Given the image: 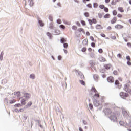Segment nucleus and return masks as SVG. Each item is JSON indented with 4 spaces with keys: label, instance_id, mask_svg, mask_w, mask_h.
I'll use <instances>...</instances> for the list:
<instances>
[{
    "label": "nucleus",
    "instance_id": "nucleus-1",
    "mask_svg": "<svg viewBox=\"0 0 131 131\" xmlns=\"http://www.w3.org/2000/svg\"><path fill=\"white\" fill-rule=\"evenodd\" d=\"M75 73L78 76H80L81 78V80H84V75H83V73H81L79 70H77L75 71Z\"/></svg>",
    "mask_w": 131,
    "mask_h": 131
},
{
    "label": "nucleus",
    "instance_id": "nucleus-2",
    "mask_svg": "<svg viewBox=\"0 0 131 131\" xmlns=\"http://www.w3.org/2000/svg\"><path fill=\"white\" fill-rule=\"evenodd\" d=\"M122 113L123 116H124V117H126V118H128V117H129V112L125 110V109H123Z\"/></svg>",
    "mask_w": 131,
    "mask_h": 131
},
{
    "label": "nucleus",
    "instance_id": "nucleus-3",
    "mask_svg": "<svg viewBox=\"0 0 131 131\" xmlns=\"http://www.w3.org/2000/svg\"><path fill=\"white\" fill-rule=\"evenodd\" d=\"M120 96L122 99H125V98H127V97H128V94L124 92H121L120 93Z\"/></svg>",
    "mask_w": 131,
    "mask_h": 131
},
{
    "label": "nucleus",
    "instance_id": "nucleus-4",
    "mask_svg": "<svg viewBox=\"0 0 131 131\" xmlns=\"http://www.w3.org/2000/svg\"><path fill=\"white\" fill-rule=\"evenodd\" d=\"M109 118L113 122H116V121H117V118L115 116H114V115H111L109 117Z\"/></svg>",
    "mask_w": 131,
    "mask_h": 131
},
{
    "label": "nucleus",
    "instance_id": "nucleus-5",
    "mask_svg": "<svg viewBox=\"0 0 131 131\" xmlns=\"http://www.w3.org/2000/svg\"><path fill=\"white\" fill-rule=\"evenodd\" d=\"M24 97L26 99V100H29L31 97L30 93H25L24 94Z\"/></svg>",
    "mask_w": 131,
    "mask_h": 131
},
{
    "label": "nucleus",
    "instance_id": "nucleus-6",
    "mask_svg": "<svg viewBox=\"0 0 131 131\" xmlns=\"http://www.w3.org/2000/svg\"><path fill=\"white\" fill-rule=\"evenodd\" d=\"M107 80L108 82H111V83H112V82H114V78L112 76H110L107 78Z\"/></svg>",
    "mask_w": 131,
    "mask_h": 131
},
{
    "label": "nucleus",
    "instance_id": "nucleus-7",
    "mask_svg": "<svg viewBox=\"0 0 131 131\" xmlns=\"http://www.w3.org/2000/svg\"><path fill=\"white\" fill-rule=\"evenodd\" d=\"M89 63L92 67V69H94V70H96V67H95V62H94V61L90 60Z\"/></svg>",
    "mask_w": 131,
    "mask_h": 131
},
{
    "label": "nucleus",
    "instance_id": "nucleus-8",
    "mask_svg": "<svg viewBox=\"0 0 131 131\" xmlns=\"http://www.w3.org/2000/svg\"><path fill=\"white\" fill-rule=\"evenodd\" d=\"M93 105L95 106V107H98V106L100 105V103L97 100H94L93 101Z\"/></svg>",
    "mask_w": 131,
    "mask_h": 131
},
{
    "label": "nucleus",
    "instance_id": "nucleus-9",
    "mask_svg": "<svg viewBox=\"0 0 131 131\" xmlns=\"http://www.w3.org/2000/svg\"><path fill=\"white\" fill-rule=\"evenodd\" d=\"M112 111L110 108H106L105 110V114H112Z\"/></svg>",
    "mask_w": 131,
    "mask_h": 131
},
{
    "label": "nucleus",
    "instance_id": "nucleus-10",
    "mask_svg": "<svg viewBox=\"0 0 131 131\" xmlns=\"http://www.w3.org/2000/svg\"><path fill=\"white\" fill-rule=\"evenodd\" d=\"M115 27L116 29H122V28H123V26H122L121 25L118 24V25H116Z\"/></svg>",
    "mask_w": 131,
    "mask_h": 131
},
{
    "label": "nucleus",
    "instance_id": "nucleus-11",
    "mask_svg": "<svg viewBox=\"0 0 131 131\" xmlns=\"http://www.w3.org/2000/svg\"><path fill=\"white\" fill-rule=\"evenodd\" d=\"M38 22L41 27H43L45 26V24L42 22V20L38 19Z\"/></svg>",
    "mask_w": 131,
    "mask_h": 131
},
{
    "label": "nucleus",
    "instance_id": "nucleus-12",
    "mask_svg": "<svg viewBox=\"0 0 131 131\" xmlns=\"http://www.w3.org/2000/svg\"><path fill=\"white\" fill-rule=\"evenodd\" d=\"M124 91L126 92H127L128 93H130L131 90L128 89V87L127 85H126L124 89Z\"/></svg>",
    "mask_w": 131,
    "mask_h": 131
},
{
    "label": "nucleus",
    "instance_id": "nucleus-13",
    "mask_svg": "<svg viewBox=\"0 0 131 131\" xmlns=\"http://www.w3.org/2000/svg\"><path fill=\"white\" fill-rule=\"evenodd\" d=\"M29 6L32 7L33 6V0H28Z\"/></svg>",
    "mask_w": 131,
    "mask_h": 131
},
{
    "label": "nucleus",
    "instance_id": "nucleus-14",
    "mask_svg": "<svg viewBox=\"0 0 131 131\" xmlns=\"http://www.w3.org/2000/svg\"><path fill=\"white\" fill-rule=\"evenodd\" d=\"M4 58V51H2L0 54V61H3Z\"/></svg>",
    "mask_w": 131,
    "mask_h": 131
},
{
    "label": "nucleus",
    "instance_id": "nucleus-15",
    "mask_svg": "<svg viewBox=\"0 0 131 131\" xmlns=\"http://www.w3.org/2000/svg\"><path fill=\"white\" fill-rule=\"evenodd\" d=\"M117 21L116 17H114L113 19L111 20V22L112 24H114Z\"/></svg>",
    "mask_w": 131,
    "mask_h": 131
},
{
    "label": "nucleus",
    "instance_id": "nucleus-16",
    "mask_svg": "<svg viewBox=\"0 0 131 131\" xmlns=\"http://www.w3.org/2000/svg\"><path fill=\"white\" fill-rule=\"evenodd\" d=\"M93 78L96 81H98V79H99V76L98 75H93Z\"/></svg>",
    "mask_w": 131,
    "mask_h": 131
},
{
    "label": "nucleus",
    "instance_id": "nucleus-17",
    "mask_svg": "<svg viewBox=\"0 0 131 131\" xmlns=\"http://www.w3.org/2000/svg\"><path fill=\"white\" fill-rule=\"evenodd\" d=\"M104 68H105V69H110V68H111V64H105L104 65Z\"/></svg>",
    "mask_w": 131,
    "mask_h": 131
},
{
    "label": "nucleus",
    "instance_id": "nucleus-18",
    "mask_svg": "<svg viewBox=\"0 0 131 131\" xmlns=\"http://www.w3.org/2000/svg\"><path fill=\"white\" fill-rule=\"evenodd\" d=\"M99 59L100 62H105L106 61V59L103 57H100Z\"/></svg>",
    "mask_w": 131,
    "mask_h": 131
},
{
    "label": "nucleus",
    "instance_id": "nucleus-19",
    "mask_svg": "<svg viewBox=\"0 0 131 131\" xmlns=\"http://www.w3.org/2000/svg\"><path fill=\"white\" fill-rule=\"evenodd\" d=\"M30 78L31 79H35V75H34V74H31L30 75Z\"/></svg>",
    "mask_w": 131,
    "mask_h": 131
},
{
    "label": "nucleus",
    "instance_id": "nucleus-20",
    "mask_svg": "<svg viewBox=\"0 0 131 131\" xmlns=\"http://www.w3.org/2000/svg\"><path fill=\"white\" fill-rule=\"evenodd\" d=\"M54 32H55V34H54L55 35H58V34H60V30H55Z\"/></svg>",
    "mask_w": 131,
    "mask_h": 131
},
{
    "label": "nucleus",
    "instance_id": "nucleus-21",
    "mask_svg": "<svg viewBox=\"0 0 131 131\" xmlns=\"http://www.w3.org/2000/svg\"><path fill=\"white\" fill-rule=\"evenodd\" d=\"M96 29H103L102 26L101 25H97L96 26Z\"/></svg>",
    "mask_w": 131,
    "mask_h": 131
},
{
    "label": "nucleus",
    "instance_id": "nucleus-22",
    "mask_svg": "<svg viewBox=\"0 0 131 131\" xmlns=\"http://www.w3.org/2000/svg\"><path fill=\"white\" fill-rule=\"evenodd\" d=\"M78 31H79V32H83V33H85L84 30L82 28L78 29Z\"/></svg>",
    "mask_w": 131,
    "mask_h": 131
},
{
    "label": "nucleus",
    "instance_id": "nucleus-23",
    "mask_svg": "<svg viewBox=\"0 0 131 131\" xmlns=\"http://www.w3.org/2000/svg\"><path fill=\"white\" fill-rule=\"evenodd\" d=\"M104 19H109L110 18V14L108 13L105 14L104 16Z\"/></svg>",
    "mask_w": 131,
    "mask_h": 131
},
{
    "label": "nucleus",
    "instance_id": "nucleus-24",
    "mask_svg": "<svg viewBox=\"0 0 131 131\" xmlns=\"http://www.w3.org/2000/svg\"><path fill=\"white\" fill-rule=\"evenodd\" d=\"M118 10L119 11V12H121V13H123V12H124V10H123V8L122 7H118Z\"/></svg>",
    "mask_w": 131,
    "mask_h": 131
},
{
    "label": "nucleus",
    "instance_id": "nucleus-25",
    "mask_svg": "<svg viewBox=\"0 0 131 131\" xmlns=\"http://www.w3.org/2000/svg\"><path fill=\"white\" fill-rule=\"evenodd\" d=\"M79 82L82 85H85V82L83 80H79Z\"/></svg>",
    "mask_w": 131,
    "mask_h": 131
},
{
    "label": "nucleus",
    "instance_id": "nucleus-26",
    "mask_svg": "<svg viewBox=\"0 0 131 131\" xmlns=\"http://www.w3.org/2000/svg\"><path fill=\"white\" fill-rule=\"evenodd\" d=\"M47 36H49L50 39H52V34H51V33L47 32Z\"/></svg>",
    "mask_w": 131,
    "mask_h": 131
},
{
    "label": "nucleus",
    "instance_id": "nucleus-27",
    "mask_svg": "<svg viewBox=\"0 0 131 131\" xmlns=\"http://www.w3.org/2000/svg\"><path fill=\"white\" fill-rule=\"evenodd\" d=\"M26 100L24 99H22L21 100V104L23 105H25V104H26Z\"/></svg>",
    "mask_w": 131,
    "mask_h": 131
},
{
    "label": "nucleus",
    "instance_id": "nucleus-28",
    "mask_svg": "<svg viewBox=\"0 0 131 131\" xmlns=\"http://www.w3.org/2000/svg\"><path fill=\"white\" fill-rule=\"evenodd\" d=\"M49 28L50 29H54V25L53 24V23H51L49 24Z\"/></svg>",
    "mask_w": 131,
    "mask_h": 131
},
{
    "label": "nucleus",
    "instance_id": "nucleus-29",
    "mask_svg": "<svg viewBox=\"0 0 131 131\" xmlns=\"http://www.w3.org/2000/svg\"><path fill=\"white\" fill-rule=\"evenodd\" d=\"M60 42L61 43H64V42H66V39H65V38H62L60 39Z\"/></svg>",
    "mask_w": 131,
    "mask_h": 131
},
{
    "label": "nucleus",
    "instance_id": "nucleus-30",
    "mask_svg": "<svg viewBox=\"0 0 131 131\" xmlns=\"http://www.w3.org/2000/svg\"><path fill=\"white\" fill-rule=\"evenodd\" d=\"M91 91L95 93H98V91H97V90H96V88H95V87H92Z\"/></svg>",
    "mask_w": 131,
    "mask_h": 131
},
{
    "label": "nucleus",
    "instance_id": "nucleus-31",
    "mask_svg": "<svg viewBox=\"0 0 131 131\" xmlns=\"http://www.w3.org/2000/svg\"><path fill=\"white\" fill-rule=\"evenodd\" d=\"M48 19H49V20H50V21L52 22V21H53V16H52V15H48Z\"/></svg>",
    "mask_w": 131,
    "mask_h": 131
},
{
    "label": "nucleus",
    "instance_id": "nucleus-32",
    "mask_svg": "<svg viewBox=\"0 0 131 131\" xmlns=\"http://www.w3.org/2000/svg\"><path fill=\"white\" fill-rule=\"evenodd\" d=\"M32 105V102L31 101L29 102L26 105V107H30Z\"/></svg>",
    "mask_w": 131,
    "mask_h": 131
},
{
    "label": "nucleus",
    "instance_id": "nucleus-33",
    "mask_svg": "<svg viewBox=\"0 0 131 131\" xmlns=\"http://www.w3.org/2000/svg\"><path fill=\"white\" fill-rule=\"evenodd\" d=\"M82 43L84 46H86V45H88V41H86V39H84L83 40Z\"/></svg>",
    "mask_w": 131,
    "mask_h": 131
},
{
    "label": "nucleus",
    "instance_id": "nucleus-34",
    "mask_svg": "<svg viewBox=\"0 0 131 131\" xmlns=\"http://www.w3.org/2000/svg\"><path fill=\"white\" fill-rule=\"evenodd\" d=\"M15 102H16V100H15V99L9 100L10 104H14V103H15Z\"/></svg>",
    "mask_w": 131,
    "mask_h": 131
},
{
    "label": "nucleus",
    "instance_id": "nucleus-35",
    "mask_svg": "<svg viewBox=\"0 0 131 131\" xmlns=\"http://www.w3.org/2000/svg\"><path fill=\"white\" fill-rule=\"evenodd\" d=\"M84 16H85V17H90V14H89V12H85L84 13Z\"/></svg>",
    "mask_w": 131,
    "mask_h": 131
},
{
    "label": "nucleus",
    "instance_id": "nucleus-36",
    "mask_svg": "<svg viewBox=\"0 0 131 131\" xmlns=\"http://www.w3.org/2000/svg\"><path fill=\"white\" fill-rule=\"evenodd\" d=\"M103 9H104V12H105L106 13H108L109 12V9H108V8L104 7V8Z\"/></svg>",
    "mask_w": 131,
    "mask_h": 131
},
{
    "label": "nucleus",
    "instance_id": "nucleus-37",
    "mask_svg": "<svg viewBox=\"0 0 131 131\" xmlns=\"http://www.w3.org/2000/svg\"><path fill=\"white\" fill-rule=\"evenodd\" d=\"M21 106H22V105L20 103H17V104H16L15 105H14V107H21Z\"/></svg>",
    "mask_w": 131,
    "mask_h": 131
},
{
    "label": "nucleus",
    "instance_id": "nucleus-38",
    "mask_svg": "<svg viewBox=\"0 0 131 131\" xmlns=\"http://www.w3.org/2000/svg\"><path fill=\"white\" fill-rule=\"evenodd\" d=\"M88 22H89L90 25H91V26L93 25V21L92 20V19H89Z\"/></svg>",
    "mask_w": 131,
    "mask_h": 131
},
{
    "label": "nucleus",
    "instance_id": "nucleus-39",
    "mask_svg": "<svg viewBox=\"0 0 131 131\" xmlns=\"http://www.w3.org/2000/svg\"><path fill=\"white\" fill-rule=\"evenodd\" d=\"M82 123H83V124H84V125H88V122H86V121L83 120Z\"/></svg>",
    "mask_w": 131,
    "mask_h": 131
},
{
    "label": "nucleus",
    "instance_id": "nucleus-40",
    "mask_svg": "<svg viewBox=\"0 0 131 131\" xmlns=\"http://www.w3.org/2000/svg\"><path fill=\"white\" fill-rule=\"evenodd\" d=\"M63 47L65 49H67L68 48V44L67 43H63Z\"/></svg>",
    "mask_w": 131,
    "mask_h": 131
},
{
    "label": "nucleus",
    "instance_id": "nucleus-41",
    "mask_svg": "<svg viewBox=\"0 0 131 131\" xmlns=\"http://www.w3.org/2000/svg\"><path fill=\"white\" fill-rule=\"evenodd\" d=\"M93 7L94 8H98V3H93Z\"/></svg>",
    "mask_w": 131,
    "mask_h": 131
},
{
    "label": "nucleus",
    "instance_id": "nucleus-42",
    "mask_svg": "<svg viewBox=\"0 0 131 131\" xmlns=\"http://www.w3.org/2000/svg\"><path fill=\"white\" fill-rule=\"evenodd\" d=\"M81 52H83V53H84V52H86V48L83 47V48L81 49Z\"/></svg>",
    "mask_w": 131,
    "mask_h": 131
},
{
    "label": "nucleus",
    "instance_id": "nucleus-43",
    "mask_svg": "<svg viewBox=\"0 0 131 131\" xmlns=\"http://www.w3.org/2000/svg\"><path fill=\"white\" fill-rule=\"evenodd\" d=\"M90 56L91 58H94L95 57V54H94V53H91L90 54Z\"/></svg>",
    "mask_w": 131,
    "mask_h": 131
},
{
    "label": "nucleus",
    "instance_id": "nucleus-44",
    "mask_svg": "<svg viewBox=\"0 0 131 131\" xmlns=\"http://www.w3.org/2000/svg\"><path fill=\"white\" fill-rule=\"evenodd\" d=\"M99 7L101 9H103L105 8V5H99Z\"/></svg>",
    "mask_w": 131,
    "mask_h": 131
},
{
    "label": "nucleus",
    "instance_id": "nucleus-45",
    "mask_svg": "<svg viewBox=\"0 0 131 131\" xmlns=\"http://www.w3.org/2000/svg\"><path fill=\"white\" fill-rule=\"evenodd\" d=\"M81 24L83 26H85V21L84 20H81Z\"/></svg>",
    "mask_w": 131,
    "mask_h": 131
},
{
    "label": "nucleus",
    "instance_id": "nucleus-46",
    "mask_svg": "<svg viewBox=\"0 0 131 131\" xmlns=\"http://www.w3.org/2000/svg\"><path fill=\"white\" fill-rule=\"evenodd\" d=\"M92 23H94V24H96L97 23V20L95 18L92 19Z\"/></svg>",
    "mask_w": 131,
    "mask_h": 131
},
{
    "label": "nucleus",
    "instance_id": "nucleus-47",
    "mask_svg": "<svg viewBox=\"0 0 131 131\" xmlns=\"http://www.w3.org/2000/svg\"><path fill=\"white\" fill-rule=\"evenodd\" d=\"M113 15L114 16H116V15H117V12L116 11V10H114V11H113Z\"/></svg>",
    "mask_w": 131,
    "mask_h": 131
},
{
    "label": "nucleus",
    "instance_id": "nucleus-48",
    "mask_svg": "<svg viewBox=\"0 0 131 131\" xmlns=\"http://www.w3.org/2000/svg\"><path fill=\"white\" fill-rule=\"evenodd\" d=\"M89 107L90 109L91 110H92V109H93V104H92L91 103H89Z\"/></svg>",
    "mask_w": 131,
    "mask_h": 131
},
{
    "label": "nucleus",
    "instance_id": "nucleus-49",
    "mask_svg": "<svg viewBox=\"0 0 131 131\" xmlns=\"http://www.w3.org/2000/svg\"><path fill=\"white\" fill-rule=\"evenodd\" d=\"M126 59L127 60V61H131L130 56H127L126 57Z\"/></svg>",
    "mask_w": 131,
    "mask_h": 131
},
{
    "label": "nucleus",
    "instance_id": "nucleus-50",
    "mask_svg": "<svg viewBox=\"0 0 131 131\" xmlns=\"http://www.w3.org/2000/svg\"><path fill=\"white\" fill-rule=\"evenodd\" d=\"M72 28L73 30H76V29H77V27H76V26H73Z\"/></svg>",
    "mask_w": 131,
    "mask_h": 131
},
{
    "label": "nucleus",
    "instance_id": "nucleus-51",
    "mask_svg": "<svg viewBox=\"0 0 131 131\" xmlns=\"http://www.w3.org/2000/svg\"><path fill=\"white\" fill-rule=\"evenodd\" d=\"M57 23L58 24H61V23H62V21L61 20V19H58L57 20Z\"/></svg>",
    "mask_w": 131,
    "mask_h": 131
},
{
    "label": "nucleus",
    "instance_id": "nucleus-52",
    "mask_svg": "<svg viewBox=\"0 0 131 131\" xmlns=\"http://www.w3.org/2000/svg\"><path fill=\"white\" fill-rule=\"evenodd\" d=\"M59 27L60 28H62V29H65V28H66L65 26H64L63 25H60L59 26Z\"/></svg>",
    "mask_w": 131,
    "mask_h": 131
},
{
    "label": "nucleus",
    "instance_id": "nucleus-53",
    "mask_svg": "<svg viewBox=\"0 0 131 131\" xmlns=\"http://www.w3.org/2000/svg\"><path fill=\"white\" fill-rule=\"evenodd\" d=\"M98 17L100 19H101V18L103 17V15H102V13H98Z\"/></svg>",
    "mask_w": 131,
    "mask_h": 131
},
{
    "label": "nucleus",
    "instance_id": "nucleus-54",
    "mask_svg": "<svg viewBox=\"0 0 131 131\" xmlns=\"http://www.w3.org/2000/svg\"><path fill=\"white\" fill-rule=\"evenodd\" d=\"M91 46L92 47V48H95V47H96V44L94 42H92L91 43Z\"/></svg>",
    "mask_w": 131,
    "mask_h": 131
},
{
    "label": "nucleus",
    "instance_id": "nucleus-55",
    "mask_svg": "<svg viewBox=\"0 0 131 131\" xmlns=\"http://www.w3.org/2000/svg\"><path fill=\"white\" fill-rule=\"evenodd\" d=\"M115 84L116 85H118V84H119V81H118V80H116L115 82Z\"/></svg>",
    "mask_w": 131,
    "mask_h": 131
},
{
    "label": "nucleus",
    "instance_id": "nucleus-56",
    "mask_svg": "<svg viewBox=\"0 0 131 131\" xmlns=\"http://www.w3.org/2000/svg\"><path fill=\"white\" fill-rule=\"evenodd\" d=\"M94 97H97V98H100V94L98 93H95L94 95Z\"/></svg>",
    "mask_w": 131,
    "mask_h": 131
},
{
    "label": "nucleus",
    "instance_id": "nucleus-57",
    "mask_svg": "<svg viewBox=\"0 0 131 131\" xmlns=\"http://www.w3.org/2000/svg\"><path fill=\"white\" fill-rule=\"evenodd\" d=\"M98 52L100 53V54H102V53H103V49L100 48V49L98 50Z\"/></svg>",
    "mask_w": 131,
    "mask_h": 131
},
{
    "label": "nucleus",
    "instance_id": "nucleus-58",
    "mask_svg": "<svg viewBox=\"0 0 131 131\" xmlns=\"http://www.w3.org/2000/svg\"><path fill=\"white\" fill-rule=\"evenodd\" d=\"M88 8H89L90 9L92 8V4H87Z\"/></svg>",
    "mask_w": 131,
    "mask_h": 131
},
{
    "label": "nucleus",
    "instance_id": "nucleus-59",
    "mask_svg": "<svg viewBox=\"0 0 131 131\" xmlns=\"http://www.w3.org/2000/svg\"><path fill=\"white\" fill-rule=\"evenodd\" d=\"M58 60L59 61H61V60H62V56H61V55H59V56H58Z\"/></svg>",
    "mask_w": 131,
    "mask_h": 131
},
{
    "label": "nucleus",
    "instance_id": "nucleus-60",
    "mask_svg": "<svg viewBox=\"0 0 131 131\" xmlns=\"http://www.w3.org/2000/svg\"><path fill=\"white\" fill-rule=\"evenodd\" d=\"M119 124L120 125H123V124H124V122L122 121H121L119 122Z\"/></svg>",
    "mask_w": 131,
    "mask_h": 131
},
{
    "label": "nucleus",
    "instance_id": "nucleus-61",
    "mask_svg": "<svg viewBox=\"0 0 131 131\" xmlns=\"http://www.w3.org/2000/svg\"><path fill=\"white\" fill-rule=\"evenodd\" d=\"M17 95L18 97H20V96H21V93H20V91L17 92Z\"/></svg>",
    "mask_w": 131,
    "mask_h": 131
},
{
    "label": "nucleus",
    "instance_id": "nucleus-62",
    "mask_svg": "<svg viewBox=\"0 0 131 131\" xmlns=\"http://www.w3.org/2000/svg\"><path fill=\"white\" fill-rule=\"evenodd\" d=\"M113 73H114V75H117V74H118V72H117V71H114L113 72Z\"/></svg>",
    "mask_w": 131,
    "mask_h": 131
},
{
    "label": "nucleus",
    "instance_id": "nucleus-63",
    "mask_svg": "<svg viewBox=\"0 0 131 131\" xmlns=\"http://www.w3.org/2000/svg\"><path fill=\"white\" fill-rule=\"evenodd\" d=\"M127 64L128 66H131V62L130 61H128L127 62Z\"/></svg>",
    "mask_w": 131,
    "mask_h": 131
},
{
    "label": "nucleus",
    "instance_id": "nucleus-64",
    "mask_svg": "<svg viewBox=\"0 0 131 131\" xmlns=\"http://www.w3.org/2000/svg\"><path fill=\"white\" fill-rule=\"evenodd\" d=\"M127 46L128 47H129V48H131V43H130L128 42V43H127Z\"/></svg>",
    "mask_w": 131,
    "mask_h": 131
}]
</instances>
